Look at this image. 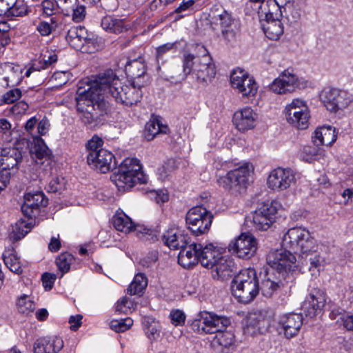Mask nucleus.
I'll return each instance as SVG.
<instances>
[{
  "instance_id": "f257e3e1",
  "label": "nucleus",
  "mask_w": 353,
  "mask_h": 353,
  "mask_svg": "<svg viewBox=\"0 0 353 353\" xmlns=\"http://www.w3.org/2000/svg\"><path fill=\"white\" fill-rule=\"evenodd\" d=\"M94 86H98L99 94L105 99L112 97L117 103L126 106L137 104L142 98L141 87L123 84L112 70L99 74L94 80Z\"/></svg>"
},
{
  "instance_id": "f03ea898",
  "label": "nucleus",
  "mask_w": 353,
  "mask_h": 353,
  "mask_svg": "<svg viewBox=\"0 0 353 353\" xmlns=\"http://www.w3.org/2000/svg\"><path fill=\"white\" fill-rule=\"evenodd\" d=\"M198 53L183 54V72L185 77L192 75L197 83L208 84L216 75V66L212 56L203 46H197Z\"/></svg>"
},
{
  "instance_id": "7ed1b4c3",
  "label": "nucleus",
  "mask_w": 353,
  "mask_h": 353,
  "mask_svg": "<svg viewBox=\"0 0 353 353\" xmlns=\"http://www.w3.org/2000/svg\"><path fill=\"white\" fill-rule=\"evenodd\" d=\"M81 83L77 91V108L81 113V119L85 124L91 123L94 119L93 111L99 110L101 113L108 110V102L99 94L98 86H94V80Z\"/></svg>"
},
{
  "instance_id": "20e7f679",
  "label": "nucleus",
  "mask_w": 353,
  "mask_h": 353,
  "mask_svg": "<svg viewBox=\"0 0 353 353\" xmlns=\"http://www.w3.org/2000/svg\"><path fill=\"white\" fill-rule=\"evenodd\" d=\"M232 292L239 302L249 303L258 295L259 292V280L254 269L241 270L233 279Z\"/></svg>"
},
{
  "instance_id": "39448f33",
  "label": "nucleus",
  "mask_w": 353,
  "mask_h": 353,
  "mask_svg": "<svg viewBox=\"0 0 353 353\" xmlns=\"http://www.w3.org/2000/svg\"><path fill=\"white\" fill-rule=\"evenodd\" d=\"M281 12L275 0H268L261 8V24L265 36L270 40H278L283 33L280 20Z\"/></svg>"
},
{
  "instance_id": "423d86ee",
  "label": "nucleus",
  "mask_w": 353,
  "mask_h": 353,
  "mask_svg": "<svg viewBox=\"0 0 353 353\" xmlns=\"http://www.w3.org/2000/svg\"><path fill=\"white\" fill-rule=\"evenodd\" d=\"M316 241L305 228L294 227L289 229L283 237L282 244L285 248L298 252L299 256L316 248Z\"/></svg>"
},
{
  "instance_id": "0eeeda50",
  "label": "nucleus",
  "mask_w": 353,
  "mask_h": 353,
  "mask_svg": "<svg viewBox=\"0 0 353 353\" xmlns=\"http://www.w3.org/2000/svg\"><path fill=\"white\" fill-rule=\"evenodd\" d=\"M252 171V165L250 163H244L238 168L229 171L225 176H220L217 183L233 194L241 193L246 189L248 178Z\"/></svg>"
},
{
  "instance_id": "6e6552de",
  "label": "nucleus",
  "mask_w": 353,
  "mask_h": 353,
  "mask_svg": "<svg viewBox=\"0 0 353 353\" xmlns=\"http://www.w3.org/2000/svg\"><path fill=\"white\" fill-rule=\"evenodd\" d=\"M198 316L192 321L191 327L195 332L201 334H216L218 332L225 330L230 324L228 318L213 312H201Z\"/></svg>"
},
{
  "instance_id": "1a4fd4ad",
  "label": "nucleus",
  "mask_w": 353,
  "mask_h": 353,
  "mask_svg": "<svg viewBox=\"0 0 353 353\" xmlns=\"http://www.w3.org/2000/svg\"><path fill=\"white\" fill-rule=\"evenodd\" d=\"M283 113L287 122L292 126L300 130L308 128L310 114L303 100L293 99L285 105Z\"/></svg>"
},
{
  "instance_id": "9d476101",
  "label": "nucleus",
  "mask_w": 353,
  "mask_h": 353,
  "mask_svg": "<svg viewBox=\"0 0 353 353\" xmlns=\"http://www.w3.org/2000/svg\"><path fill=\"white\" fill-rule=\"evenodd\" d=\"M213 219L212 213L205 208L199 205L191 208L186 214V224L195 236L208 232Z\"/></svg>"
},
{
  "instance_id": "9b49d317",
  "label": "nucleus",
  "mask_w": 353,
  "mask_h": 353,
  "mask_svg": "<svg viewBox=\"0 0 353 353\" xmlns=\"http://www.w3.org/2000/svg\"><path fill=\"white\" fill-rule=\"evenodd\" d=\"M320 99L328 111L335 113L347 108L352 101V96L346 91L334 88H324Z\"/></svg>"
},
{
  "instance_id": "f8f14e48",
  "label": "nucleus",
  "mask_w": 353,
  "mask_h": 353,
  "mask_svg": "<svg viewBox=\"0 0 353 353\" xmlns=\"http://www.w3.org/2000/svg\"><path fill=\"white\" fill-rule=\"evenodd\" d=\"M230 83L232 88L241 94L243 97H254L258 91V85L254 78L245 70L236 68L230 75Z\"/></svg>"
},
{
  "instance_id": "ddd939ff",
  "label": "nucleus",
  "mask_w": 353,
  "mask_h": 353,
  "mask_svg": "<svg viewBox=\"0 0 353 353\" xmlns=\"http://www.w3.org/2000/svg\"><path fill=\"white\" fill-rule=\"evenodd\" d=\"M288 248L270 250L267 256L268 264L279 273L294 270L296 267V259Z\"/></svg>"
},
{
  "instance_id": "4468645a",
  "label": "nucleus",
  "mask_w": 353,
  "mask_h": 353,
  "mask_svg": "<svg viewBox=\"0 0 353 353\" xmlns=\"http://www.w3.org/2000/svg\"><path fill=\"white\" fill-rule=\"evenodd\" d=\"M257 248L256 239L249 232L241 233L232 240L228 246V250L231 253L241 259L251 258L255 254Z\"/></svg>"
},
{
  "instance_id": "2eb2a0df",
  "label": "nucleus",
  "mask_w": 353,
  "mask_h": 353,
  "mask_svg": "<svg viewBox=\"0 0 353 353\" xmlns=\"http://www.w3.org/2000/svg\"><path fill=\"white\" fill-rule=\"evenodd\" d=\"M296 183L294 172L290 168L279 167L272 170L268 177L267 185L272 190L281 192Z\"/></svg>"
},
{
  "instance_id": "dca6fc26",
  "label": "nucleus",
  "mask_w": 353,
  "mask_h": 353,
  "mask_svg": "<svg viewBox=\"0 0 353 353\" xmlns=\"http://www.w3.org/2000/svg\"><path fill=\"white\" fill-rule=\"evenodd\" d=\"M270 318L271 316L266 310H256L250 313L243 326L244 334L254 336L263 333L269 327Z\"/></svg>"
},
{
  "instance_id": "f3484780",
  "label": "nucleus",
  "mask_w": 353,
  "mask_h": 353,
  "mask_svg": "<svg viewBox=\"0 0 353 353\" xmlns=\"http://www.w3.org/2000/svg\"><path fill=\"white\" fill-rule=\"evenodd\" d=\"M277 211L276 202L263 204L254 214L253 224L255 229L262 231L268 230L274 223Z\"/></svg>"
},
{
  "instance_id": "a211bd4d",
  "label": "nucleus",
  "mask_w": 353,
  "mask_h": 353,
  "mask_svg": "<svg viewBox=\"0 0 353 353\" xmlns=\"http://www.w3.org/2000/svg\"><path fill=\"white\" fill-rule=\"evenodd\" d=\"M277 323L280 332H283L287 339H291L299 334L303 325V317L300 314H285L279 317Z\"/></svg>"
},
{
  "instance_id": "6ab92c4d",
  "label": "nucleus",
  "mask_w": 353,
  "mask_h": 353,
  "mask_svg": "<svg viewBox=\"0 0 353 353\" xmlns=\"http://www.w3.org/2000/svg\"><path fill=\"white\" fill-rule=\"evenodd\" d=\"M326 303L325 292L320 289H312L303 303L305 315L314 317L321 314Z\"/></svg>"
},
{
  "instance_id": "aec40b11",
  "label": "nucleus",
  "mask_w": 353,
  "mask_h": 353,
  "mask_svg": "<svg viewBox=\"0 0 353 353\" xmlns=\"http://www.w3.org/2000/svg\"><path fill=\"white\" fill-rule=\"evenodd\" d=\"M114 159V157L111 152L101 148L97 153L88 154L87 162L90 167L102 173H106L115 166Z\"/></svg>"
},
{
  "instance_id": "412c9836",
  "label": "nucleus",
  "mask_w": 353,
  "mask_h": 353,
  "mask_svg": "<svg viewBox=\"0 0 353 353\" xmlns=\"http://www.w3.org/2000/svg\"><path fill=\"white\" fill-rule=\"evenodd\" d=\"M47 205L48 199L42 192H28L24 195L21 211L26 217L32 218L39 213L40 207Z\"/></svg>"
},
{
  "instance_id": "4be33fe9",
  "label": "nucleus",
  "mask_w": 353,
  "mask_h": 353,
  "mask_svg": "<svg viewBox=\"0 0 353 353\" xmlns=\"http://www.w3.org/2000/svg\"><path fill=\"white\" fill-rule=\"evenodd\" d=\"M212 19L213 23L220 26L221 35L225 41L232 42L235 40L237 28L230 13L222 10L217 15L212 16Z\"/></svg>"
},
{
  "instance_id": "5701e85b",
  "label": "nucleus",
  "mask_w": 353,
  "mask_h": 353,
  "mask_svg": "<svg viewBox=\"0 0 353 353\" xmlns=\"http://www.w3.org/2000/svg\"><path fill=\"white\" fill-rule=\"evenodd\" d=\"M110 179L119 191H125L137 183H145L148 180L147 176L143 172L128 174L117 171L112 174Z\"/></svg>"
},
{
  "instance_id": "b1692460",
  "label": "nucleus",
  "mask_w": 353,
  "mask_h": 353,
  "mask_svg": "<svg viewBox=\"0 0 353 353\" xmlns=\"http://www.w3.org/2000/svg\"><path fill=\"white\" fill-rule=\"evenodd\" d=\"M257 118V114L251 108L245 107L234 112L232 122L239 131L244 132L254 128Z\"/></svg>"
},
{
  "instance_id": "393cba45",
  "label": "nucleus",
  "mask_w": 353,
  "mask_h": 353,
  "mask_svg": "<svg viewBox=\"0 0 353 353\" xmlns=\"http://www.w3.org/2000/svg\"><path fill=\"white\" fill-rule=\"evenodd\" d=\"M318 250L319 245L316 243V248L314 250L299 256L300 261L298 262L301 264L302 267L305 266L307 268L311 275L314 277L319 275V272L323 268L324 263V259L321 256Z\"/></svg>"
},
{
  "instance_id": "a878e982",
  "label": "nucleus",
  "mask_w": 353,
  "mask_h": 353,
  "mask_svg": "<svg viewBox=\"0 0 353 353\" xmlns=\"http://www.w3.org/2000/svg\"><path fill=\"white\" fill-rule=\"evenodd\" d=\"M199 262L202 266L212 268L221 255L220 248L212 243H199Z\"/></svg>"
},
{
  "instance_id": "bb28decb",
  "label": "nucleus",
  "mask_w": 353,
  "mask_h": 353,
  "mask_svg": "<svg viewBox=\"0 0 353 353\" xmlns=\"http://www.w3.org/2000/svg\"><path fill=\"white\" fill-rule=\"evenodd\" d=\"M63 347V341L59 336L41 337L33 345L34 353H59Z\"/></svg>"
},
{
  "instance_id": "cd10ccee",
  "label": "nucleus",
  "mask_w": 353,
  "mask_h": 353,
  "mask_svg": "<svg viewBox=\"0 0 353 353\" xmlns=\"http://www.w3.org/2000/svg\"><path fill=\"white\" fill-rule=\"evenodd\" d=\"M199 243H192L181 249L178 262L184 268H191L199 262Z\"/></svg>"
},
{
  "instance_id": "c85d7f7f",
  "label": "nucleus",
  "mask_w": 353,
  "mask_h": 353,
  "mask_svg": "<svg viewBox=\"0 0 353 353\" xmlns=\"http://www.w3.org/2000/svg\"><path fill=\"white\" fill-rule=\"evenodd\" d=\"M162 240L170 248L173 250L181 249L190 243V237L188 234L175 230L166 231Z\"/></svg>"
},
{
  "instance_id": "c756f323",
  "label": "nucleus",
  "mask_w": 353,
  "mask_h": 353,
  "mask_svg": "<svg viewBox=\"0 0 353 353\" xmlns=\"http://www.w3.org/2000/svg\"><path fill=\"white\" fill-rule=\"evenodd\" d=\"M88 37V32L85 27H72L68 30L65 39L73 48L81 51Z\"/></svg>"
},
{
  "instance_id": "7c9ffc66",
  "label": "nucleus",
  "mask_w": 353,
  "mask_h": 353,
  "mask_svg": "<svg viewBox=\"0 0 353 353\" xmlns=\"http://www.w3.org/2000/svg\"><path fill=\"white\" fill-rule=\"evenodd\" d=\"M336 139L335 129L331 126L318 128L312 137V141L316 146L332 145Z\"/></svg>"
},
{
  "instance_id": "2f4dec72",
  "label": "nucleus",
  "mask_w": 353,
  "mask_h": 353,
  "mask_svg": "<svg viewBox=\"0 0 353 353\" xmlns=\"http://www.w3.org/2000/svg\"><path fill=\"white\" fill-rule=\"evenodd\" d=\"M218 279H226L236 271L233 259L230 256H220L214 267Z\"/></svg>"
},
{
  "instance_id": "473e14b6",
  "label": "nucleus",
  "mask_w": 353,
  "mask_h": 353,
  "mask_svg": "<svg viewBox=\"0 0 353 353\" xmlns=\"http://www.w3.org/2000/svg\"><path fill=\"white\" fill-rule=\"evenodd\" d=\"M22 161L21 152L15 148L3 149L1 152V170H7L10 172L11 169L17 168L18 165Z\"/></svg>"
},
{
  "instance_id": "72a5a7b5",
  "label": "nucleus",
  "mask_w": 353,
  "mask_h": 353,
  "mask_svg": "<svg viewBox=\"0 0 353 353\" xmlns=\"http://www.w3.org/2000/svg\"><path fill=\"white\" fill-rule=\"evenodd\" d=\"M101 26L105 31L114 34L121 33L129 28L124 19H116L111 16L104 17L101 19Z\"/></svg>"
},
{
  "instance_id": "f704fd0d",
  "label": "nucleus",
  "mask_w": 353,
  "mask_h": 353,
  "mask_svg": "<svg viewBox=\"0 0 353 353\" xmlns=\"http://www.w3.org/2000/svg\"><path fill=\"white\" fill-rule=\"evenodd\" d=\"M32 218H28V220L20 219L12 226V231L9 237L12 241H17L23 238L32 229Z\"/></svg>"
},
{
  "instance_id": "c9c22d12",
  "label": "nucleus",
  "mask_w": 353,
  "mask_h": 353,
  "mask_svg": "<svg viewBox=\"0 0 353 353\" xmlns=\"http://www.w3.org/2000/svg\"><path fill=\"white\" fill-rule=\"evenodd\" d=\"M31 152L33 158H36L37 163H43L42 160H49L51 155L50 150L39 136L34 137Z\"/></svg>"
},
{
  "instance_id": "e433bc0d",
  "label": "nucleus",
  "mask_w": 353,
  "mask_h": 353,
  "mask_svg": "<svg viewBox=\"0 0 353 353\" xmlns=\"http://www.w3.org/2000/svg\"><path fill=\"white\" fill-rule=\"evenodd\" d=\"M283 287L284 283L277 279L274 280L273 273L268 271L265 278L262 281L261 290L264 296L271 297L274 292L282 289Z\"/></svg>"
},
{
  "instance_id": "4c0bfd02",
  "label": "nucleus",
  "mask_w": 353,
  "mask_h": 353,
  "mask_svg": "<svg viewBox=\"0 0 353 353\" xmlns=\"http://www.w3.org/2000/svg\"><path fill=\"white\" fill-rule=\"evenodd\" d=\"M169 131L168 126L161 123L158 118L150 119L145 125L144 130L145 138L152 140L159 134H167Z\"/></svg>"
},
{
  "instance_id": "58836bf2",
  "label": "nucleus",
  "mask_w": 353,
  "mask_h": 353,
  "mask_svg": "<svg viewBox=\"0 0 353 353\" xmlns=\"http://www.w3.org/2000/svg\"><path fill=\"white\" fill-rule=\"evenodd\" d=\"M125 71L128 77L137 78L145 73V61L141 57L129 61L125 67Z\"/></svg>"
},
{
  "instance_id": "ea45409f",
  "label": "nucleus",
  "mask_w": 353,
  "mask_h": 353,
  "mask_svg": "<svg viewBox=\"0 0 353 353\" xmlns=\"http://www.w3.org/2000/svg\"><path fill=\"white\" fill-rule=\"evenodd\" d=\"M113 225L115 229L125 233H128L133 230L134 226L131 219L123 212H117L112 218Z\"/></svg>"
},
{
  "instance_id": "a19ab883",
  "label": "nucleus",
  "mask_w": 353,
  "mask_h": 353,
  "mask_svg": "<svg viewBox=\"0 0 353 353\" xmlns=\"http://www.w3.org/2000/svg\"><path fill=\"white\" fill-rule=\"evenodd\" d=\"M142 323L147 337L150 341H157L160 336L161 330L159 322L154 319L145 316L143 319Z\"/></svg>"
},
{
  "instance_id": "79ce46f5",
  "label": "nucleus",
  "mask_w": 353,
  "mask_h": 353,
  "mask_svg": "<svg viewBox=\"0 0 353 353\" xmlns=\"http://www.w3.org/2000/svg\"><path fill=\"white\" fill-rule=\"evenodd\" d=\"M148 285V279L142 274L135 275L133 281L128 288V293L130 295L141 296Z\"/></svg>"
},
{
  "instance_id": "37998d69",
  "label": "nucleus",
  "mask_w": 353,
  "mask_h": 353,
  "mask_svg": "<svg viewBox=\"0 0 353 353\" xmlns=\"http://www.w3.org/2000/svg\"><path fill=\"white\" fill-rule=\"evenodd\" d=\"M23 69L19 65H9L8 66V73L4 77V80L7 82V85H18L22 80Z\"/></svg>"
},
{
  "instance_id": "c03bdc74",
  "label": "nucleus",
  "mask_w": 353,
  "mask_h": 353,
  "mask_svg": "<svg viewBox=\"0 0 353 353\" xmlns=\"http://www.w3.org/2000/svg\"><path fill=\"white\" fill-rule=\"evenodd\" d=\"M117 172H121L130 174H138L143 172L139 161L135 158H126L119 165Z\"/></svg>"
},
{
  "instance_id": "a18cd8bd",
  "label": "nucleus",
  "mask_w": 353,
  "mask_h": 353,
  "mask_svg": "<svg viewBox=\"0 0 353 353\" xmlns=\"http://www.w3.org/2000/svg\"><path fill=\"white\" fill-rule=\"evenodd\" d=\"M103 47V42L102 38L94 34L92 32H88V37L86 38V42L84 44L81 52L86 53H94L99 50Z\"/></svg>"
},
{
  "instance_id": "49530a36",
  "label": "nucleus",
  "mask_w": 353,
  "mask_h": 353,
  "mask_svg": "<svg viewBox=\"0 0 353 353\" xmlns=\"http://www.w3.org/2000/svg\"><path fill=\"white\" fill-rule=\"evenodd\" d=\"M234 342V335L232 332L225 330L218 332L212 341L214 346L219 345L225 347L231 346Z\"/></svg>"
},
{
  "instance_id": "de8ad7c7",
  "label": "nucleus",
  "mask_w": 353,
  "mask_h": 353,
  "mask_svg": "<svg viewBox=\"0 0 353 353\" xmlns=\"http://www.w3.org/2000/svg\"><path fill=\"white\" fill-rule=\"evenodd\" d=\"M279 82L288 92H293L298 88V78L288 70H285L279 76Z\"/></svg>"
},
{
  "instance_id": "09e8293b",
  "label": "nucleus",
  "mask_w": 353,
  "mask_h": 353,
  "mask_svg": "<svg viewBox=\"0 0 353 353\" xmlns=\"http://www.w3.org/2000/svg\"><path fill=\"white\" fill-rule=\"evenodd\" d=\"M330 316L332 319L336 320V323L341 322L346 330L353 331V314L349 315L332 311Z\"/></svg>"
},
{
  "instance_id": "8fccbe9b",
  "label": "nucleus",
  "mask_w": 353,
  "mask_h": 353,
  "mask_svg": "<svg viewBox=\"0 0 353 353\" xmlns=\"http://www.w3.org/2000/svg\"><path fill=\"white\" fill-rule=\"evenodd\" d=\"M73 256L68 252L61 253L57 259L56 263L59 270L63 274L70 270V265L73 261Z\"/></svg>"
},
{
  "instance_id": "3c124183",
  "label": "nucleus",
  "mask_w": 353,
  "mask_h": 353,
  "mask_svg": "<svg viewBox=\"0 0 353 353\" xmlns=\"http://www.w3.org/2000/svg\"><path fill=\"white\" fill-rule=\"evenodd\" d=\"M133 325L131 318L113 319L110 322V328L117 332H123L129 330Z\"/></svg>"
},
{
  "instance_id": "603ef678",
  "label": "nucleus",
  "mask_w": 353,
  "mask_h": 353,
  "mask_svg": "<svg viewBox=\"0 0 353 353\" xmlns=\"http://www.w3.org/2000/svg\"><path fill=\"white\" fill-rule=\"evenodd\" d=\"M17 307L19 312L28 315L34 310L35 305L28 296L23 295L19 299Z\"/></svg>"
},
{
  "instance_id": "864d4df0",
  "label": "nucleus",
  "mask_w": 353,
  "mask_h": 353,
  "mask_svg": "<svg viewBox=\"0 0 353 353\" xmlns=\"http://www.w3.org/2000/svg\"><path fill=\"white\" fill-rule=\"evenodd\" d=\"M134 231L137 232L138 237L143 241L152 243L158 239L157 232L153 230L138 225L134 228Z\"/></svg>"
},
{
  "instance_id": "5fc2aeb1",
  "label": "nucleus",
  "mask_w": 353,
  "mask_h": 353,
  "mask_svg": "<svg viewBox=\"0 0 353 353\" xmlns=\"http://www.w3.org/2000/svg\"><path fill=\"white\" fill-rule=\"evenodd\" d=\"M3 261L6 265L12 271L17 274H20L22 273V268L20 265V262L19 259L12 254H9L8 256L3 255Z\"/></svg>"
},
{
  "instance_id": "6e6d98bb",
  "label": "nucleus",
  "mask_w": 353,
  "mask_h": 353,
  "mask_svg": "<svg viewBox=\"0 0 353 353\" xmlns=\"http://www.w3.org/2000/svg\"><path fill=\"white\" fill-rule=\"evenodd\" d=\"M28 13V6L21 0H13L8 17H23Z\"/></svg>"
},
{
  "instance_id": "4d7b16f0",
  "label": "nucleus",
  "mask_w": 353,
  "mask_h": 353,
  "mask_svg": "<svg viewBox=\"0 0 353 353\" xmlns=\"http://www.w3.org/2000/svg\"><path fill=\"white\" fill-rule=\"evenodd\" d=\"M65 15L72 16V19L77 23L83 21L86 16L85 8L83 5H81L79 2L70 10Z\"/></svg>"
},
{
  "instance_id": "13d9d810",
  "label": "nucleus",
  "mask_w": 353,
  "mask_h": 353,
  "mask_svg": "<svg viewBox=\"0 0 353 353\" xmlns=\"http://www.w3.org/2000/svg\"><path fill=\"white\" fill-rule=\"evenodd\" d=\"M50 22L41 21L37 27V30L42 36H48L53 30L57 26V21L54 17L50 18Z\"/></svg>"
},
{
  "instance_id": "bf43d9fd",
  "label": "nucleus",
  "mask_w": 353,
  "mask_h": 353,
  "mask_svg": "<svg viewBox=\"0 0 353 353\" xmlns=\"http://www.w3.org/2000/svg\"><path fill=\"white\" fill-rule=\"evenodd\" d=\"M136 304L132 299L128 297H123L117 301L116 310L121 313L127 314L128 312L134 310Z\"/></svg>"
},
{
  "instance_id": "052dcab7",
  "label": "nucleus",
  "mask_w": 353,
  "mask_h": 353,
  "mask_svg": "<svg viewBox=\"0 0 353 353\" xmlns=\"http://www.w3.org/2000/svg\"><path fill=\"white\" fill-rule=\"evenodd\" d=\"M319 151L316 145H305L301 149V157L305 161L310 162L319 154Z\"/></svg>"
},
{
  "instance_id": "680f3d73",
  "label": "nucleus",
  "mask_w": 353,
  "mask_h": 353,
  "mask_svg": "<svg viewBox=\"0 0 353 353\" xmlns=\"http://www.w3.org/2000/svg\"><path fill=\"white\" fill-rule=\"evenodd\" d=\"M65 181L64 178L54 177L48 183L46 190L49 192H61L65 188Z\"/></svg>"
},
{
  "instance_id": "e2e57ef3",
  "label": "nucleus",
  "mask_w": 353,
  "mask_h": 353,
  "mask_svg": "<svg viewBox=\"0 0 353 353\" xmlns=\"http://www.w3.org/2000/svg\"><path fill=\"white\" fill-rule=\"evenodd\" d=\"M103 144V141L97 136H94L90 140L86 143V150L88 154L91 153H97L98 151L101 150Z\"/></svg>"
},
{
  "instance_id": "0e129e2a",
  "label": "nucleus",
  "mask_w": 353,
  "mask_h": 353,
  "mask_svg": "<svg viewBox=\"0 0 353 353\" xmlns=\"http://www.w3.org/2000/svg\"><path fill=\"white\" fill-rule=\"evenodd\" d=\"M21 97V91L19 88L11 89L2 97V101L6 104H11Z\"/></svg>"
},
{
  "instance_id": "69168bd1",
  "label": "nucleus",
  "mask_w": 353,
  "mask_h": 353,
  "mask_svg": "<svg viewBox=\"0 0 353 353\" xmlns=\"http://www.w3.org/2000/svg\"><path fill=\"white\" fill-rule=\"evenodd\" d=\"M169 318L174 326L183 325L185 321V314L180 310H173L170 312Z\"/></svg>"
},
{
  "instance_id": "338daca9",
  "label": "nucleus",
  "mask_w": 353,
  "mask_h": 353,
  "mask_svg": "<svg viewBox=\"0 0 353 353\" xmlns=\"http://www.w3.org/2000/svg\"><path fill=\"white\" fill-rule=\"evenodd\" d=\"M174 46L175 44L174 43H168L159 46L156 50V58L157 62L159 63L160 59L163 58V55L170 51Z\"/></svg>"
},
{
  "instance_id": "774afa93",
  "label": "nucleus",
  "mask_w": 353,
  "mask_h": 353,
  "mask_svg": "<svg viewBox=\"0 0 353 353\" xmlns=\"http://www.w3.org/2000/svg\"><path fill=\"white\" fill-rule=\"evenodd\" d=\"M78 1V0H57V6L65 14L74 8Z\"/></svg>"
}]
</instances>
